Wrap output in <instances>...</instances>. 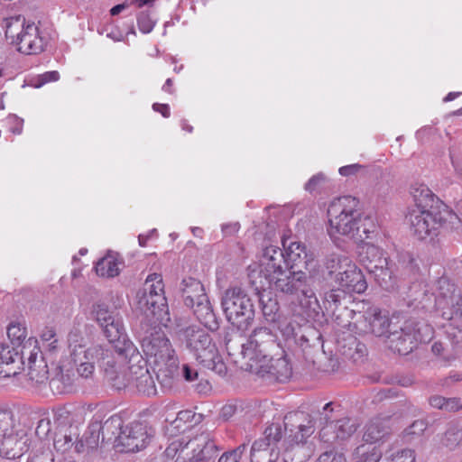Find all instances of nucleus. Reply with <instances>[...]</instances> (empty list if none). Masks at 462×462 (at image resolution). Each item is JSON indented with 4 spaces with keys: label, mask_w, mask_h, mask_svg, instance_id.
<instances>
[{
    "label": "nucleus",
    "mask_w": 462,
    "mask_h": 462,
    "mask_svg": "<svg viewBox=\"0 0 462 462\" xmlns=\"http://www.w3.org/2000/svg\"><path fill=\"white\" fill-rule=\"evenodd\" d=\"M181 285L184 301L188 307H194L196 301L205 300L207 295L204 286L199 281L189 277L182 280Z\"/></svg>",
    "instance_id": "nucleus-25"
},
{
    "label": "nucleus",
    "mask_w": 462,
    "mask_h": 462,
    "mask_svg": "<svg viewBox=\"0 0 462 462\" xmlns=\"http://www.w3.org/2000/svg\"><path fill=\"white\" fill-rule=\"evenodd\" d=\"M328 233L333 240L345 237L356 243L371 239L377 233L374 217L364 215L359 201L354 197L344 196L330 202L328 208Z\"/></svg>",
    "instance_id": "nucleus-3"
},
{
    "label": "nucleus",
    "mask_w": 462,
    "mask_h": 462,
    "mask_svg": "<svg viewBox=\"0 0 462 462\" xmlns=\"http://www.w3.org/2000/svg\"><path fill=\"white\" fill-rule=\"evenodd\" d=\"M282 245L286 252V260L289 264V271H294V264L296 262L301 258H307L308 254L306 252V247L303 244L297 241H291L288 244L287 239H282Z\"/></svg>",
    "instance_id": "nucleus-29"
},
{
    "label": "nucleus",
    "mask_w": 462,
    "mask_h": 462,
    "mask_svg": "<svg viewBox=\"0 0 462 462\" xmlns=\"http://www.w3.org/2000/svg\"><path fill=\"white\" fill-rule=\"evenodd\" d=\"M392 419L390 417H376L372 419L365 426L364 440L365 442H377L390 433Z\"/></svg>",
    "instance_id": "nucleus-23"
},
{
    "label": "nucleus",
    "mask_w": 462,
    "mask_h": 462,
    "mask_svg": "<svg viewBox=\"0 0 462 462\" xmlns=\"http://www.w3.org/2000/svg\"><path fill=\"white\" fill-rule=\"evenodd\" d=\"M195 414L191 411H181L178 413L175 422L179 421H189L194 418Z\"/></svg>",
    "instance_id": "nucleus-60"
},
{
    "label": "nucleus",
    "mask_w": 462,
    "mask_h": 462,
    "mask_svg": "<svg viewBox=\"0 0 462 462\" xmlns=\"http://www.w3.org/2000/svg\"><path fill=\"white\" fill-rule=\"evenodd\" d=\"M155 234H156V229H152L147 235H139L138 242H139L140 246H143V247L145 246L147 244V241L150 239V237Z\"/></svg>",
    "instance_id": "nucleus-61"
},
{
    "label": "nucleus",
    "mask_w": 462,
    "mask_h": 462,
    "mask_svg": "<svg viewBox=\"0 0 462 462\" xmlns=\"http://www.w3.org/2000/svg\"><path fill=\"white\" fill-rule=\"evenodd\" d=\"M363 168L361 164L355 163L340 167L338 171L339 174L345 177L356 175Z\"/></svg>",
    "instance_id": "nucleus-50"
},
{
    "label": "nucleus",
    "mask_w": 462,
    "mask_h": 462,
    "mask_svg": "<svg viewBox=\"0 0 462 462\" xmlns=\"http://www.w3.org/2000/svg\"><path fill=\"white\" fill-rule=\"evenodd\" d=\"M182 340L195 358L206 368L219 374L226 370L210 335L203 328L191 326L182 331Z\"/></svg>",
    "instance_id": "nucleus-8"
},
{
    "label": "nucleus",
    "mask_w": 462,
    "mask_h": 462,
    "mask_svg": "<svg viewBox=\"0 0 462 462\" xmlns=\"http://www.w3.org/2000/svg\"><path fill=\"white\" fill-rule=\"evenodd\" d=\"M410 193L415 203V208H433L435 195L423 183H414L411 186Z\"/></svg>",
    "instance_id": "nucleus-28"
},
{
    "label": "nucleus",
    "mask_w": 462,
    "mask_h": 462,
    "mask_svg": "<svg viewBox=\"0 0 462 462\" xmlns=\"http://www.w3.org/2000/svg\"><path fill=\"white\" fill-rule=\"evenodd\" d=\"M68 341L71 361L81 377L89 378L95 371L96 364H98L110 381V375L113 374L117 363L116 347L113 350L102 345L86 346L83 343L84 338L77 332H70Z\"/></svg>",
    "instance_id": "nucleus-5"
},
{
    "label": "nucleus",
    "mask_w": 462,
    "mask_h": 462,
    "mask_svg": "<svg viewBox=\"0 0 462 462\" xmlns=\"http://www.w3.org/2000/svg\"><path fill=\"white\" fill-rule=\"evenodd\" d=\"M249 371L266 380L277 382H285L292 374V368L285 356L276 359L268 356L266 362L251 365Z\"/></svg>",
    "instance_id": "nucleus-17"
},
{
    "label": "nucleus",
    "mask_w": 462,
    "mask_h": 462,
    "mask_svg": "<svg viewBox=\"0 0 462 462\" xmlns=\"http://www.w3.org/2000/svg\"><path fill=\"white\" fill-rule=\"evenodd\" d=\"M41 354L42 351L38 346V340L35 337H29L22 346L19 351V357L23 363L27 360V365L30 366L31 365L38 364L40 358H42Z\"/></svg>",
    "instance_id": "nucleus-30"
},
{
    "label": "nucleus",
    "mask_w": 462,
    "mask_h": 462,
    "mask_svg": "<svg viewBox=\"0 0 462 462\" xmlns=\"http://www.w3.org/2000/svg\"><path fill=\"white\" fill-rule=\"evenodd\" d=\"M427 424L424 420H415L408 429L405 430L406 435H420L426 430Z\"/></svg>",
    "instance_id": "nucleus-48"
},
{
    "label": "nucleus",
    "mask_w": 462,
    "mask_h": 462,
    "mask_svg": "<svg viewBox=\"0 0 462 462\" xmlns=\"http://www.w3.org/2000/svg\"><path fill=\"white\" fill-rule=\"evenodd\" d=\"M0 455L7 459L21 457L29 447V438L24 432L14 431V426L6 432H1Z\"/></svg>",
    "instance_id": "nucleus-20"
},
{
    "label": "nucleus",
    "mask_w": 462,
    "mask_h": 462,
    "mask_svg": "<svg viewBox=\"0 0 462 462\" xmlns=\"http://www.w3.org/2000/svg\"><path fill=\"white\" fill-rule=\"evenodd\" d=\"M356 430V422L349 418H344L337 421L327 423L326 426L321 429L319 437L323 442L332 444L336 440L347 439Z\"/></svg>",
    "instance_id": "nucleus-21"
},
{
    "label": "nucleus",
    "mask_w": 462,
    "mask_h": 462,
    "mask_svg": "<svg viewBox=\"0 0 462 462\" xmlns=\"http://www.w3.org/2000/svg\"><path fill=\"white\" fill-rule=\"evenodd\" d=\"M356 356H353V357L356 360L358 358L363 357L366 354V347L364 344L356 343Z\"/></svg>",
    "instance_id": "nucleus-62"
},
{
    "label": "nucleus",
    "mask_w": 462,
    "mask_h": 462,
    "mask_svg": "<svg viewBox=\"0 0 462 462\" xmlns=\"http://www.w3.org/2000/svg\"><path fill=\"white\" fill-rule=\"evenodd\" d=\"M29 380L34 384H42L48 380V367L42 358L38 364L28 366L27 373Z\"/></svg>",
    "instance_id": "nucleus-35"
},
{
    "label": "nucleus",
    "mask_w": 462,
    "mask_h": 462,
    "mask_svg": "<svg viewBox=\"0 0 462 462\" xmlns=\"http://www.w3.org/2000/svg\"><path fill=\"white\" fill-rule=\"evenodd\" d=\"M27 462H54V457L48 448H39L30 454Z\"/></svg>",
    "instance_id": "nucleus-40"
},
{
    "label": "nucleus",
    "mask_w": 462,
    "mask_h": 462,
    "mask_svg": "<svg viewBox=\"0 0 462 462\" xmlns=\"http://www.w3.org/2000/svg\"><path fill=\"white\" fill-rule=\"evenodd\" d=\"M183 376L186 381L192 382L197 378L198 373L195 370H192L189 365H183Z\"/></svg>",
    "instance_id": "nucleus-58"
},
{
    "label": "nucleus",
    "mask_w": 462,
    "mask_h": 462,
    "mask_svg": "<svg viewBox=\"0 0 462 462\" xmlns=\"http://www.w3.org/2000/svg\"><path fill=\"white\" fill-rule=\"evenodd\" d=\"M119 427L120 420L112 417L106 420L103 425L97 427V429H90L88 431L85 433L83 438L80 439L84 443V451L94 450L98 447L100 432L102 433L104 439L106 432H108L112 429L116 430Z\"/></svg>",
    "instance_id": "nucleus-24"
},
{
    "label": "nucleus",
    "mask_w": 462,
    "mask_h": 462,
    "mask_svg": "<svg viewBox=\"0 0 462 462\" xmlns=\"http://www.w3.org/2000/svg\"><path fill=\"white\" fill-rule=\"evenodd\" d=\"M327 180L323 173H318L312 176L309 181L305 184V189L309 192L315 190L321 183Z\"/></svg>",
    "instance_id": "nucleus-47"
},
{
    "label": "nucleus",
    "mask_w": 462,
    "mask_h": 462,
    "mask_svg": "<svg viewBox=\"0 0 462 462\" xmlns=\"http://www.w3.org/2000/svg\"><path fill=\"white\" fill-rule=\"evenodd\" d=\"M245 449L246 445L242 444L231 451L225 452L217 462H239Z\"/></svg>",
    "instance_id": "nucleus-42"
},
{
    "label": "nucleus",
    "mask_w": 462,
    "mask_h": 462,
    "mask_svg": "<svg viewBox=\"0 0 462 462\" xmlns=\"http://www.w3.org/2000/svg\"><path fill=\"white\" fill-rule=\"evenodd\" d=\"M5 37L19 52L26 55L41 53L48 42L47 37L35 23L25 24L20 17L6 20Z\"/></svg>",
    "instance_id": "nucleus-9"
},
{
    "label": "nucleus",
    "mask_w": 462,
    "mask_h": 462,
    "mask_svg": "<svg viewBox=\"0 0 462 462\" xmlns=\"http://www.w3.org/2000/svg\"><path fill=\"white\" fill-rule=\"evenodd\" d=\"M347 292L342 291L338 287H336L335 289H331L328 291L325 292L324 295V301L328 304H333L337 306L342 298L345 297V294Z\"/></svg>",
    "instance_id": "nucleus-45"
},
{
    "label": "nucleus",
    "mask_w": 462,
    "mask_h": 462,
    "mask_svg": "<svg viewBox=\"0 0 462 462\" xmlns=\"http://www.w3.org/2000/svg\"><path fill=\"white\" fill-rule=\"evenodd\" d=\"M127 7L126 4H120L111 8L110 14L111 15L115 16L119 14L121 12H123Z\"/></svg>",
    "instance_id": "nucleus-63"
},
{
    "label": "nucleus",
    "mask_w": 462,
    "mask_h": 462,
    "mask_svg": "<svg viewBox=\"0 0 462 462\" xmlns=\"http://www.w3.org/2000/svg\"><path fill=\"white\" fill-rule=\"evenodd\" d=\"M54 448L57 452L61 454L69 453L74 450L76 453L84 452V443L79 440L78 435L71 433H57L53 441Z\"/></svg>",
    "instance_id": "nucleus-26"
},
{
    "label": "nucleus",
    "mask_w": 462,
    "mask_h": 462,
    "mask_svg": "<svg viewBox=\"0 0 462 462\" xmlns=\"http://www.w3.org/2000/svg\"><path fill=\"white\" fill-rule=\"evenodd\" d=\"M7 337L14 346L22 347L28 339L25 325L18 321L11 322L7 327Z\"/></svg>",
    "instance_id": "nucleus-34"
},
{
    "label": "nucleus",
    "mask_w": 462,
    "mask_h": 462,
    "mask_svg": "<svg viewBox=\"0 0 462 462\" xmlns=\"http://www.w3.org/2000/svg\"><path fill=\"white\" fill-rule=\"evenodd\" d=\"M461 408V404L458 399L449 398L446 399L444 411H457Z\"/></svg>",
    "instance_id": "nucleus-52"
},
{
    "label": "nucleus",
    "mask_w": 462,
    "mask_h": 462,
    "mask_svg": "<svg viewBox=\"0 0 462 462\" xmlns=\"http://www.w3.org/2000/svg\"><path fill=\"white\" fill-rule=\"evenodd\" d=\"M382 451L379 447L371 443L358 446L354 452L355 462H379Z\"/></svg>",
    "instance_id": "nucleus-31"
},
{
    "label": "nucleus",
    "mask_w": 462,
    "mask_h": 462,
    "mask_svg": "<svg viewBox=\"0 0 462 462\" xmlns=\"http://www.w3.org/2000/svg\"><path fill=\"white\" fill-rule=\"evenodd\" d=\"M152 108L154 111L161 113L163 117L170 116V106L167 104L155 103L152 105Z\"/></svg>",
    "instance_id": "nucleus-57"
},
{
    "label": "nucleus",
    "mask_w": 462,
    "mask_h": 462,
    "mask_svg": "<svg viewBox=\"0 0 462 462\" xmlns=\"http://www.w3.org/2000/svg\"><path fill=\"white\" fill-rule=\"evenodd\" d=\"M260 302L262 304L263 313L268 321H274L276 311L278 310L277 302L271 299L267 303H264L263 296L260 297Z\"/></svg>",
    "instance_id": "nucleus-43"
},
{
    "label": "nucleus",
    "mask_w": 462,
    "mask_h": 462,
    "mask_svg": "<svg viewBox=\"0 0 462 462\" xmlns=\"http://www.w3.org/2000/svg\"><path fill=\"white\" fill-rule=\"evenodd\" d=\"M280 425L282 427L281 443L283 448L284 461L303 462L309 455L294 459L290 456V452L301 450L307 439L313 434L314 425L310 417L303 411L290 412L285 415L283 424Z\"/></svg>",
    "instance_id": "nucleus-7"
},
{
    "label": "nucleus",
    "mask_w": 462,
    "mask_h": 462,
    "mask_svg": "<svg viewBox=\"0 0 462 462\" xmlns=\"http://www.w3.org/2000/svg\"><path fill=\"white\" fill-rule=\"evenodd\" d=\"M442 442L448 448H455L462 443V430L456 428L448 429L445 433Z\"/></svg>",
    "instance_id": "nucleus-38"
},
{
    "label": "nucleus",
    "mask_w": 462,
    "mask_h": 462,
    "mask_svg": "<svg viewBox=\"0 0 462 462\" xmlns=\"http://www.w3.org/2000/svg\"><path fill=\"white\" fill-rule=\"evenodd\" d=\"M192 308L198 319L206 328L210 330H216L218 328L217 317L208 296L205 297V300L196 301L195 306Z\"/></svg>",
    "instance_id": "nucleus-27"
},
{
    "label": "nucleus",
    "mask_w": 462,
    "mask_h": 462,
    "mask_svg": "<svg viewBox=\"0 0 462 462\" xmlns=\"http://www.w3.org/2000/svg\"><path fill=\"white\" fill-rule=\"evenodd\" d=\"M317 462H346V458L343 454L330 450L322 453Z\"/></svg>",
    "instance_id": "nucleus-46"
},
{
    "label": "nucleus",
    "mask_w": 462,
    "mask_h": 462,
    "mask_svg": "<svg viewBox=\"0 0 462 462\" xmlns=\"http://www.w3.org/2000/svg\"><path fill=\"white\" fill-rule=\"evenodd\" d=\"M388 462H415L414 451L409 448L398 450L388 457Z\"/></svg>",
    "instance_id": "nucleus-41"
},
{
    "label": "nucleus",
    "mask_w": 462,
    "mask_h": 462,
    "mask_svg": "<svg viewBox=\"0 0 462 462\" xmlns=\"http://www.w3.org/2000/svg\"><path fill=\"white\" fill-rule=\"evenodd\" d=\"M192 456L191 462H208L217 456V448L208 435L201 434L190 439L189 443Z\"/></svg>",
    "instance_id": "nucleus-22"
},
{
    "label": "nucleus",
    "mask_w": 462,
    "mask_h": 462,
    "mask_svg": "<svg viewBox=\"0 0 462 462\" xmlns=\"http://www.w3.org/2000/svg\"><path fill=\"white\" fill-rule=\"evenodd\" d=\"M41 347L45 353L54 354L60 348V340L53 328L45 327L40 334Z\"/></svg>",
    "instance_id": "nucleus-33"
},
{
    "label": "nucleus",
    "mask_w": 462,
    "mask_h": 462,
    "mask_svg": "<svg viewBox=\"0 0 462 462\" xmlns=\"http://www.w3.org/2000/svg\"><path fill=\"white\" fill-rule=\"evenodd\" d=\"M16 360L20 361L19 351L14 347L11 348L8 346L0 345V370L12 371L8 366L14 364Z\"/></svg>",
    "instance_id": "nucleus-37"
},
{
    "label": "nucleus",
    "mask_w": 462,
    "mask_h": 462,
    "mask_svg": "<svg viewBox=\"0 0 462 462\" xmlns=\"http://www.w3.org/2000/svg\"><path fill=\"white\" fill-rule=\"evenodd\" d=\"M92 315L110 343H116V356L127 360L128 365L122 371L116 367L110 375L112 386L117 390L130 388L144 395L156 393L152 376L145 361L134 344L126 338L125 327L118 313L111 310L105 303L93 306Z\"/></svg>",
    "instance_id": "nucleus-2"
},
{
    "label": "nucleus",
    "mask_w": 462,
    "mask_h": 462,
    "mask_svg": "<svg viewBox=\"0 0 462 462\" xmlns=\"http://www.w3.org/2000/svg\"><path fill=\"white\" fill-rule=\"evenodd\" d=\"M156 23V20L153 19L150 14L148 13H141L137 17V25L139 30L143 33H149L152 31L154 25Z\"/></svg>",
    "instance_id": "nucleus-39"
},
{
    "label": "nucleus",
    "mask_w": 462,
    "mask_h": 462,
    "mask_svg": "<svg viewBox=\"0 0 462 462\" xmlns=\"http://www.w3.org/2000/svg\"><path fill=\"white\" fill-rule=\"evenodd\" d=\"M354 326L360 335L373 334L376 337H386L390 321L386 315H382L379 309L373 307L360 315Z\"/></svg>",
    "instance_id": "nucleus-18"
},
{
    "label": "nucleus",
    "mask_w": 462,
    "mask_h": 462,
    "mask_svg": "<svg viewBox=\"0 0 462 462\" xmlns=\"http://www.w3.org/2000/svg\"><path fill=\"white\" fill-rule=\"evenodd\" d=\"M360 256L364 267L382 288L391 290L394 287L397 269L382 248L364 243Z\"/></svg>",
    "instance_id": "nucleus-11"
},
{
    "label": "nucleus",
    "mask_w": 462,
    "mask_h": 462,
    "mask_svg": "<svg viewBox=\"0 0 462 462\" xmlns=\"http://www.w3.org/2000/svg\"><path fill=\"white\" fill-rule=\"evenodd\" d=\"M444 208H445L443 211L444 216H442L440 212L438 213V216L447 218L448 219L447 222H448V224L451 226V227H457V224L462 222L461 218L458 217L457 216V214H455L451 210H448L447 208V206H444ZM444 223H446V221Z\"/></svg>",
    "instance_id": "nucleus-49"
},
{
    "label": "nucleus",
    "mask_w": 462,
    "mask_h": 462,
    "mask_svg": "<svg viewBox=\"0 0 462 462\" xmlns=\"http://www.w3.org/2000/svg\"><path fill=\"white\" fill-rule=\"evenodd\" d=\"M68 415V411L65 409H59L54 412V417L57 420L66 418Z\"/></svg>",
    "instance_id": "nucleus-64"
},
{
    "label": "nucleus",
    "mask_w": 462,
    "mask_h": 462,
    "mask_svg": "<svg viewBox=\"0 0 462 462\" xmlns=\"http://www.w3.org/2000/svg\"><path fill=\"white\" fill-rule=\"evenodd\" d=\"M276 337L268 328H257L246 342L241 344V355L246 362L247 369L254 363L266 362L273 351L278 348Z\"/></svg>",
    "instance_id": "nucleus-13"
},
{
    "label": "nucleus",
    "mask_w": 462,
    "mask_h": 462,
    "mask_svg": "<svg viewBox=\"0 0 462 462\" xmlns=\"http://www.w3.org/2000/svg\"><path fill=\"white\" fill-rule=\"evenodd\" d=\"M279 328L286 338L292 337L295 335V327L291 323H286L284 327L281 325Z\"/></svg>",
    "instance_id": "nucleus-56"
},
{
    "label": "nucleus",
    "mask_w": 462,
    "mask_h": 462,
    "mask_svg": "<svg viewBox=\"0 0 462 462\" xmlns=\"http://www.w3.org/2000/svg\"><path fill=\"white\" fill-rule=\"evenodd\" d=\"M136 300L137 308L143 314L141 321H144L145 325L158 322L168 327L171 318L161 274L152 273L147 276L143 288L136 294Z\"/></svg>",
    "instance_id": "nucleus-6"
},
{
    "label": "nucleus",
    "mask_w": 462,
    "mask_h": 462,
    "mask_svg": "<svg viewBox=\"0 0 462 462\" xmlns=\"http://www.w3.org/2000/svg\"><path fill=\"white\" fill-rule=\"evenodd\" d=\"M120 264L115 255L107 254L97 262L95 269L99 276L115 277L119 274Z\"/></svg>",
    "instance_id": "nucleus-32"
},
{
    "label": "nucleus",
    "mask_w": 462,
    "mask_h": 462,
    "mask_svg": "<svg viewBox=\"0 0 462 462\" xmlns=\"http://www.w3.org/2000/svg\"><path fill=\"white\" fill-rule=\"evenodd\" d=\"M408 220L411 232L418 239L432 240L438 235L442 222L448 219L439 217L433 208H413L408 216Z\"/></svg>",
    "instance_id": "nucleus-16"
},
{
    "label": "nucleus",
    "mask_w": 462,
    "mask_h": 462,
    "mask_svg": "<svg viewBox=\"0 0 462 462\" xmlns=\"http://www.w3.org/2000/svg\"><path fill=\"white\" fill-rule=\"evenodd\" d=\"M240 224L238 222L226 223L221 226L222 232L225 236L234 235L238 232Z\"/></svg>",
    "instance_id": "nucleus-51"
},
{
    "label": "nucleus",
    "mask_w": 462,
    "mask_h": 462,
    "mask_svg": "<svg viewBox=\"0 0 462 462\" xmlns=\"http://www.w3.org/2000/svg\"><path fill=\"white\" fill-rule=\"evenodd\" d=\"M59 79H60V74L58 71H55V70L45 72L41 76V80H42V83H43V84L48 83V82L57 81Z\"/></svg>",
    "instance_id": "nucleus-53"
},
{
    "label": "nucleus",
    "mask_w": 462,
    "mask_h": 462,
    "mask_svg": "<svg viewBox=\"0 0 462 462\" xmlns=\"http://www.w3.org/2000/svg\"><path fill=\"white\" fill-rule=\"evenodd\" d=\"M389 339V347L401 355L411 352L418 343L429 342L433 337L432 328L424 323L413 326L406 324L400 332H391L386 336Z\"/></svg>",
    "instance_id": "nucleus-14"
},
{
    "label": "nucleus",
    "mask_w": 462,
    "mask_h": 462,
    "mask_svg": "<svg viewBox=\"0 0 462 462\" xmlns=\"http://www.w3.org/2000/svg\"><path fill=\"white\" fill-rule=\"evenodd\" d=\"M9 120L14 124V126L11 128V131L15 134H20L23 131V120L21 118H18L15 116H10Z\"/></svg>",
    "instance_id": "nucleus-54"
},
{
    "label": "nucleus",
    "mask_w": 462,
    "mask_h": 462,
    "mask_svg": "<svg viewBox=\"0 0 462 462\" xmlns=\"http://www.w3.org/2000/svg\"><path fill=\"white\" fill-rule=\"evenodd\" d=\"M221 305L226 319L239 330H245L254 317V304L249 296L239 287L227 289Z\"/></svg>",
    "instance_id": "nucleus-12"
},
{
    "label": "nucleus",
    "mask_w": 462,
    "mask_h": 462,
    "mask_svg": "<svg viewBox=\"0 0 462 462\" xmlns=\"http://www.w3.org/2000/svg\"><path fill=\"white\" fill-rule=\"evenodd\" d=\"M401 261L403 268L411 270L413 268V258L411 257V254L410 253H405L401 255Z\"/></svg>",
    "instance_id": "nucleus-55"
},
{
    "label": "nucleus",
    "mask_w": 462,
    "mask_h": 462,
    "mask_svg": "<svg viewBox=\"0 0 462 462\" xmlns=\"http://www.w3.org/2000/svg\"><path fill=\"white\" fill-rule=\"evenodd\" d=\"M51 430V421L49 416L41 418L37 423L35 433L40 439L46 438Z\"/></svg>",
    "instance_id": "nucleus-44"
},
{
    "label": "nucleus",
    "mask_w": 462,
    "mask_h": 462,
    "mask_svg": "<svg viewBox=\"0 0 462 462\" xmlns=\"http://www.w3.org/2000/svg\"><path fill=\"white\" fill-rule=\"evenodd\" d=\"M446 398L442 396H432L430 399V404L434 407L444 411Z\"/></svg>",
    "instance_id": "nucleus-59"
},
{
    "label": "nucleus",
    "mask_w": 462,
    "mask_h": 462,
    "mask_svg": "<svg viewBox=\"0 0 462 462\" xmlns=\"http://www.w3.org/2000/svg\"><path fill=\"white\" fill-rule=\"evenodd\" d=\"M328 276L342 291L363 293L367 283L361 270L346 256L332 255L325 263Z\"/></svg>",
    "instance_id": "nucleus-10"
},
{
    "label": "nucleus",
    "mask_w": 462,
    "mask_h": 462,
    "mask_svg": "<svg viewBox=\"0 0 462 462\" xmlns=\"http://www.w3.org/2000/svg\"><path fill=\"white\" fill-rule=\"evenodd\" d=\"M190 439L182 436L173 439L166 448L164 454L168 458L173 459L179 453H183L186 450H190Z\"/></svg>",
    "instance_id": "nucleus-36"
},
{
    "label": "nucleus",
    "mask_w": 462,
    "mask_h": 462,
    "mask_svg": "<svg viewBox=\"0 0 462 462\" xmlns=\"http://www.w3.org/2000/svg\"><path fill=\"white\" fill-rule=\"evenodd\" d=\"M310 277L302 271H289L284 252L277 245L265 246L258 263L250 266L249 280L255 290H272L285 294L297 295L300 310L298 315L313 318L321 310L319 300L310 284Z\"/></svg>",
    "instance_id": "nucleus-1"
},
{
    "label": "nucleus",
    "mask_w": 462,
    "mask_h": 462,
    "mask_svg": "<svg viewBox=\"0 0 462 462\" xmlns=\"http://www.w3.org/2000/svg\"><path fill=\"white\" fill-rule=\"evenodd\" d=\"M282 427L279 423L268 426L262 437L256 439L250 451L251 462H275L281 452Z\"/></svg>",
    "instance_id": "nucleus-15"
},
{
    "label": "nucleus",
    "mask_w": 462,
    "mask_h": 462,
    "mask_svg": "<svg viewBox=\"0 0 462 462\" xmlns=\"http://www.w3.org/2000/svg\"><path fill=\"white\" fill-rule=\"evenodd\" d=\"M164 327L158 322L145 325L141 321L143 336L141 339L143 352L152 365L158 381L162 387L171 389L180 378V361L175 349L162 330Z\"/></svg>",
    "instance_id": "nucleus-4"
},
{
    "label": "nucleus",
    "mask_w": 462,
    "mask_h": 462,
    "mask_svg": "<svg viewBox=\"0 0 462 462\" xmlns=\"http://www.w3.org/2000/svg\"><path fill=\"white\" fill-rule=\"evenodd\" d=\"M149 439L147 428L141 422H132L118 435V445L125 452H136L146 447Z\"/></svg>",
    "instance_id": "nucleus-19"
}]
</instances>
